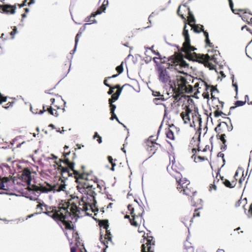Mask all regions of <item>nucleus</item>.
<instances>
[{"instance_id": "1", "label": "nucleus", "mask_w": 252, "mask_h": 252, "mask_svg": "<svg viewBox=\"0 0 252 252\" xmlns=\"http://www.w3.org/2000/svg\"><path fill=\"white\" fill-rule=\"evenodd\" d=\"M186 28L187 25L185 24L183 32V34L185 37V42L183 44L181 49L182 52L185 53L186 58L190 61L202 63L205 66L209 67L210 69L213 68L214 65L212 63L218 64L219 63V52L215 50L212 52L210 55L196 54L195 52L191 53V51H193L196 49L190 45L189 35L188 30H186Z\"/></svg>"}, {"instance_id": "2", "label": "nucleus", "mask_w": 252, "mask_h": 252, "mask_svg": "<svg viewBox=\"0 0 252 252\" xmlns=\"http://www.w3.org/2000/svg\"><path fill=\"white\" fill-rule=\"evenodd\" d=\"M40 208L41 211L56 221H61L66 229L74 230L71 221L65 220L72 214L68 211V205L65 203H60L57 206H48L44 204L39 203L37 208Z\"/></svg>"}, {"instance_id": "3", "label": "nucleus", "mask_w": 252, "mask_h": 252, "mask_svg": "<svg viewBox=\"0 0 252 252\" xmlns=\"http://www.w3.org/2000/svg\"><path fill=\"white\" fill-rule=\"evenodd\" d=\"M55 163L58 165L57 169L60 171L61 175L59 182L53 185L47 183L46 186L41 185L39 186H33V190H36L37 192L41 191L43 193H48L51 191L59 192L65 190L66 188L65 180L67 179V178L70 176L74 177V174L73 173V171L68 167V166H63L61 164L57 163V161H56Z\"/></svg>"}, {"instance_id": "4", "label": "nucleus", "mask_w": 252, "mask_h": 252, "mask_svg": "<svg viewBox=\"0 0 252 252\" xmlns=\"http://www.w3.org/2000/svg\"><path fill=\"white\" fill-rule=\"evenodd\" d=\"M191 80H193L190 76L185 75H177L175 79L171 84V87L173 88L175 95L173 96V102H178L180 99V95L184 94H191L193 92V87L190 84Z\"/></svg>"}, {"instance_id": "5", "label": "nucleus", "mask_w": 252, "mask_h": 252, "mask_svg": "<svg viewBox=\"0 0 252 252\" xmlns=\"http://www.w3.org/2000/svg\"><path fill=\"white\" fill-rule=\"evenodd\" d=\"M61 203H65L68 205V211L72 213L73 215H78L80 210L87 211L91 210L92 212H95L98 211V209L96 208L95 205L94 206L86 203L82 198L81 200L78 197L74 196L67 201H62Z\"/></svg>"}, {"instance_id": "6", "label": "nucleus", "mask_w": 252, "mask_h": 252, "mask_svg": "<svg viewBox=\"0 0 252 252\" xmlns=\"http://www.w3.org/2000/svg\"><path fill=\"white\" fill-rule=\"evenodd\" d=\"M74 178L77 183V189L81 192H84L85 189H94L93 185L90 183L88 177L90 173L86 170V167L81 165V168L77 171H74Z\"/></svg>"}, {"instance_id": "7", "label": "nucleus", "mask_w": 252, "mask_h": 252, "mask_svg": "<svg viewBox=\"0 0 252 252\" xmlns=\"http://www.w3.org/2000/svg\"><path fill=\"white\" fill-rule=\"evenodd\" d=\"M176 182L177 189L180 192H183L184 194L188 196L193 202L199 199L197 191L193 188V185L190 184L189 181L181 179Z\"/></svg>"}, {"instance_id": "8", "label": "nucleus", "mask_w": 252, "mask_h": 252, "mask_svg": "<svg viewBox=\"0 0 252 252\" xmlns=\"http://www.w3.org/2000/svg\"><path fill=\"white\" fill-rule=\"evenodd\" d=\"M3 185H4V190L9 192L10 194L14 193V192L26 194V189L25 186L21 184V183L18 181L15 177L9 176V177H3Z\"/></svg>"}, {"instance_id": "9", "label": "nucleus", "mask_w": 252, "mask_h": 252, "mask_svg": "<svg viewBox=\"0 0 252 252\" xmlns=\"http://www.w3.org/2000/svg\"><path fill=\"white\" fill-rule=\"evenodd\" d=\"M127 209L132 218L130 219L129 216L127 215L125 216V218L128 219L132 225L135 227L139 226L141 224L142 220L143 221H144L142 218V214L144 212L143 208L138 206V210L139 211L137 213H135L134 208L132 205L129 204L127 206Z\"/></svg>"}, {"instance_id": "10", "label": "nucleus", "mask_w": 252, "mask_h": 252, "mask_svg": "<svg viewBox=\"0 0 252 252\" xmlns=\"http://www.w3.org/2000/svg\"><path fill=\"white\" fill-rule=\"evenodd\" d=\"M17 179L21 183V184L25 186V188H27L25 194H27V192L28 191L30 192V194L33 193L34 192H36L37 193L41 192V191L37 192V191L32 189V187L37 186L36 185H32L30 186V182L32 180V176L31 171L29 168H24L22 171L21 178Z\"/></svg>"}, {"instance_id": "11", "label": "nucleus", "mask_w": 252, "mask_h": 252, "mask_svg": "<svg viewBox=\"0 0 252 252\" xmlns=\"http://www.w3.org/2000/svg\"><path fill=\"white\" fill-rule=\"evenodd\" d=\"M232 129V126H229L227 123L224 122H222L220 123L217 127L215 128V130L217 132V138L219 139H220L222 142V145L221 146V149L222 151H224L226 149V141L225 139V133L229 132Z\"/></svg>"}, {"instance_id": "12", "label": "nucleus", "mask_w": 252, "mask_h": 252, "mask_svg": "<svg viewBox=\"0 0 252 252\" xmlns=\"http://www.w3.org/2000/svg\"><path fill=\"white\" fill-rule=\"evenodd\" d=\"M172 158L173 159L170 158V163L167 166V169L170 175L175 177L177 181L181 179V172L183 171L184 168L179 161L175 160L173 156Z\"/></svg>"}, {"instance_id": "13", "label": "nucleus", "mask_w": 252, "mask_h": 252, "mask_svg": "<svg viewBox=\"0 0 252 252\" xmlns=\"http://www.w3.org/2000/svg\"><path fill=\"white\" fill-rule=\"evenodd\" d=\"M62 158L59 159L57 163L61 164L62 162L66 166H68V167L74 172V171H77L78 169H75V162L74 160L76 158V155L75 152L72 153L70 151L64 152Z\"/></svg>"}, {"instance_id": "14", "label": "nucleus", "mask_w": 252, "mask_h": 252, "mask_svg": "<svg viewBox=\"0 0 252 252\" xmlns=\"http://www.w3.org/2000/svg\"><path fill=\"white\" fill-rule=\"evenodd\" d=\"M149 234H151L150 232L143 235L144 239H146V242L142 245L141 252H154L155 242L153 241V237L149 236Z\"/></svg>"}, {"instance_id": "15", "label": "nucleus", "mask_w": 252, "mask_h": 252, "mask_svg": "<svg viewBox=\"0 0 252 252\" xmlns=\"http://www.w3.org/2000/svg\"><path fill=\"white\" fill-rule=\"evenodd\" d=\"M169 61L173 64L176 69H178V66L180 67H186L188 66L186 62L183 59V56L178 54H175L174 56H171L169 59Z\"/></svg>"}, {"instance_id": "16", "label": "nucleus", "mask_w": 252, "mask_h": 252, "mask_svg": "<svg viewBox=\"0 0 252 252\" xmlns=\"http://www.w3.org/2000/svg\"><path fill=\"white\" fill-rule=\"evenodd\" d=\"M212 102H213L214 104H215V106L213 107L215 109H216V110L214 113V116L217 118L221 116L222 115L225 116L226 115L221 111V110L223 107L224 102L220 101L218 98L214 97L212 94Z\"/></svg>"}, {"instance_id": "17", "label": "nucleus", "mask_w": 252, "mask_h": 252, "mask_svg": "<svg viewBox=\"0 0 252 252\" xmlns=\"http://www.w3.org/2000/svg\"><path fill=\"white\" fill-rule=\"evenodd\" d=\"M50 101L51 102V105L58 112H64L65 102L61 96H57L56 99L51 98Z\"/></svg>"}, {"instance_id": "18", "label": "nucleus", "mask_w": 252, "mask_h": 252, "mask_svg": "<svg viewBox=\"0 0 252 252\" xmlns=\"http://www.w3.org/2000/svg\"><path fill=\"white\" fill-rule=\"evenodd\" d=\"M158 77L160 82L166 84L170 81L169 73L166 68L160 67L158 70Z\"/></svg>"}, {"instance_id": "19", "label": "nucleus", "mask_w": 252, "mask_h": 252, "mask_svg": "<svg viewBox=\"0 0 252 252\" xmlns=\"http://www.w3.org/2000/svg\"><path fill=\"white\" fill-rule=\"evenodd\" d=\"M193 112V111L190 109L189 105H186L185 107L184 108V111L180 114L185 124H190V120L191 118L190 116L192 117Z\"/></svg>"}, {"instance_id": "20", "label": "nucleus", "mask_w": 252, "mask_h": 252, "mask_svg": "<svg viewBox=\"0 0 252 252\" xmlns=\"http://www.w3.org/2000/svg\"><path fill=\"white\" fill-rule=\"evenodd\" d=\"M16 4H0V12L6 14H14L15 13Z\"/></svg>"}, {"instance_id": "21", "label": "nucleus", "mask_w": 252, "mask_h": 252, "mask_svg": "<svg viewBox=\"0 0 252 252\" xmlns=\"http://www.w3.org/2000/svg\"><path fill=\"white\" fill-rule=\"evenodd\" d=\"M201 118L200 117V115L199 114L198 112L195 110L193 111V112L192 114V117L190 120V124H189L190 126L195 127L197 125L199 126V129H200V127L201 126Z\"/></svg>"}, {"instance_id": "22", "label": "nucleus", "mask_w": 252, "mask_h": 252, "mask_svg": "<svg viewBox=\"0 0 252 252\" xmlns=\"http://www.w3.org/2000/svg\"><path fill=\"white\" fill-rule=\"evenodd\" d=\"M192 153L193 155L191 156V158L193 159L195 162H199L208 160L207 158L200 153V152H198L196 148H192Z\"/></svg>"}, {"instance_id": "23", "label": "nucleus", "mask_w": 252, "mask_h": 252, "mask_svg": "<svg viewBox=\"0 0 252 252\" xmlns=\"http://www.w3.org/2000/svg\"><path fill=\"white\" fill-rule=\"evenodd\" d=\"M145 147L149 154H154L160 145L158 143H152V142L145 141Z\"/></svg>"}, {"instance_id": "24", "label": "nucleus", "mask_w": 252, "mask_h": 252, "mask_svg": "<svg viewBox=\"0 0 252 252\" xmlns=\"http://www.w3.org/2000/svg\"><path fill=\"white\" fill-rule=\"evenodd\" d=\"M238 11L243 12L241 15L243 21L248 22V24L252 22V13L250 11H247L246 9H239Z\"/></svg>"}, {"instance_id": "25", "label": "nucleus", "mask_w": 252, "mask_h": 252, "mask_svg": "<svg viewBox=\"0 0 252 252\" xmlns=\"http://www.w3.org/2000/svg\"><path fill=\"white\" fill-rule=\"evenodd\" d=\"M100 240L106 246V248H107L108 242H112V235L109 230H108V229L106 230V234L104 239L102 238V235L100 236Z\"/></svg>"}, {"instance_id": "26", "label": "nucleus", "mask_w": 252, "mask_h": 252, "mask_svg": "<svg viewBox=\"0 0 252 252\" xmlns=\"http://www.w3.org/2000/svg\"><path fill=\"white\" fill-rule=\"evenodd\" d=\"M183 7L186 9L188 11V24L190 26H192L193 24L195 22V19L193 15L191 13L190 10V8L188 6L187 4H184L183 5Z\"/></svg>"}, {"instance_id": "27", "label": "nucleus", "mask_w": 252, "mask_h": 252, "mask_svg": "<svg viewBox=\"0 0 252 252\" xmlns=\"http://www.w3.org/2000/svg\"><path fill=\"white\" fill-rule=\"evenodd\" d=\"M105 9V7L104 6V5H102L101 6H100L95 12V14H92L91 16L89 18V20L87 21V22H90V23L89 24L95 23L96 21L94 19V17L96 15L100 14Z\"/></svg>"}, {"instance_id": "28", "label": "nucleus", "mask_w": 252, "mask_h": 252, "mask_svg": "<svg viewBox=\"0 0 252 252\" xmlns=\"http://www.w3.org/2000/svg\"><path fill=\"white\" fill-rule=\"evenodd\" d=\"M199 142L200 135H199L197 138L193 137L190 142V144L193 146L192 148H196V150H197L198 152H200V148L199 147Z\"/></svg>"}, {"instance_id": "29", "label": "nucleus", "mask_w": 252, "mask_h": 252, "mask_svg": "<svg viewBox=\"0 0 252 252\" xmlns=\"http://www.w3.org/2000/svg\"><path fill=\"white\" fill-rule=\"evenodd\" d=\"M126 85V84L123 85L122 87L118 88V90H117L116 92L112 94L111 97L109 99L108 101L115 102L116 100H117L118 99V98L122 91V89H123V87H125Z\"/></svg>"}, {"instance_id": "30", "label": "nucleus", "mask_w": 252, "mask_h": 252, "mask_svg": "<svg viewBox=\"0 0 252 252\" xmlns=\"http://www.w3.org/2000/svg\"><path fill=\"white\" fill-rule=\"evenodd\" d=\"M45 112H48L50 115H52L55 117H58L59 115V112L55 108L53 107L52 105L51 106H45Z\"/></svg>"}, {"instance_id": "31", "label": "nucleus", "mask_w": 252, "mask_h": 252, "mask_svg": "<svg viewBox=\"0 0 252 252\" xmlns=\"http://www.w3.org/2000/svg\"><path fill=\"white\" fill-rule=\"evenodd\" d=\"M201 87H205L206 89H207L209 87L207 83L204 81L200 80L199 82L195 83L194 85V88L197 89V91L199 92V89L201 88Z\"/></svg>"}, {"instance_id": "32", "label": "nucleus", "mask_w": 252, "mask_h": 252, "mask_svg": "<svg viewBox=\"0 0 252 252\" xmlns=\"http://www.w3.org/2000/svg\"><path fill=\"white\" fill-rule=\"evenodd\" d=\"M223 185L227 188H233L236 185V180H233L230 182L227 179H225Z\"/></svg>"}, {"instance_id": "33", "label": "nucleus", "mask_w": 252, "mask_h": 252, "mask_svg": "<svg viewBox=\"0 0 252 252\" xmlns=\"http://www.w3.org/2000/svg\"><path fill=\"white\" fill-rule=\"evenodd\" d=\"M45 108H46V106L43 105L42 106V109L38 110V109L35 108V106H31V110L34 114H43L45 112Z\"/></svg>"}, {"instance_id": "34", "label": "nucleus", "mask_w": 252, "mask_h": 252, "mask_svg": "<svg viewBox=\"0 0 252 252\" xmlns=\"http://www.w3.org/2000/svg\"><path fill=\"white\" fill-rule=\"evenodd\" d=\"M191 28L193 29L195 32L199 33L203 31V26L202 25H195L193 24Z\"/></svg>"}, {"instance_id": "35", "label": "nucleus", "mask_w": 252, "mask_h": 252, "mask_svg": "<svg viewBox=\"0 0 252 252\" xmlns=\"http://www.w3.org/2000/svg\"><path fill=\"white\" fill-rule=\"evenodd\" d=\"M246 202H247L246 198H245L243 200L239 199L236 202V203L235 204V207H240L242 205L243 207L245 209V210H246V209L245 208V206L247 203Z\"/></svg>"}, {"instance_id": "36", "label": "nucleus", "mask_w": 252, "mask_h": 252, "mask_svg": "<svg viewBox=\"0 0 252 252\" xmlns=\"http://www.w3.org/2000/svg\"><path fill=\"white\" fill-rule=\"evenodd\" d=\"M99 225L107 230L109 227L108 221L107 220H103L99 221Z\"/></svg>"}, {"instance_id": "37", "label": "nucleus", "mask_w": 252, "mask_h": 252, "mask_svg": "<svg viewBox=\"0 0 252 252\" xmlns=\"http://www.w3.org/2000/svg\"><path fill=\"white\" fill-rule=\"evenodd\" d=\"M166 137L170 140L174 139V135L173 132L170 129L168 128L166 132Z\"/></svg>"}, {"instance_id": "38", "label": "nucleus", "mask_w": 252, "mask_h": 252, "mask_svg": "<svg viewBox=\"0 0 252 252\" xmlns=\"http://www.w3.org/2000/svg\"><path fill=\"white\" fill-rule=\"evenodd\" d=\"M246 100H245V101H240V100L236 101L234 103L235 106L231 107L230 109H234L236 107L243 106L246 103Z\"/></svg>"}, {"instance_id": "39", "label": "nucleus", "mask_w": 252, "mask_h": 252, "mask_svg": "<svg viewBox=\"0 0 252 252\" xmlns=\"http://www.w3.org/2000/svg\"><path fill=\"white\" fill-rule=\"evenodd\" d=\"M182 222L186 225H187L188 222H191L192 221V218H190L188 216H185L182 218Z\"/></svg>"}, {"instance_id": "40", "label": "nucleus", "mask_w": 252, "mask_h": 252, "mask_svg": "<svg viewBox=\"0 0 252 252\" xmlns=\"http://www.w3.org/2000/svg\"><path fill=\"white\" fill-rule=\"evenodd\" d=\"M70 66V63L69 62H67V63H65L63 66L62 69L64 70V73H67L69 71V68Z\"/></svg>"}, {"instance_id": "41", "label": "nucleus", "mask_w": 252, "mask_h": 252, "mask_svg": "<svg viewBox=\"0 0 252 252\" xmlns=\"http://www.w3.org/2000/svg\"><path fill=\"white\" fill-rule=\"evenodd\" d=\"M164 100V98L163 96H160V97H158V98H154L153 101L156 104H159L161 101Z\"/></svg>"}, {"instance_id": "42", "label": "nucleus", "mask_w": 252, "mask_h": 252, "mask_svg": "<svg viewBox=\"0 0 252 252\" xmlns=\"http://www.w3.org/2000/svg\"><path fill=\"white\" fill-rule=\"evenodd\" d=\"M158 136L151 135L148 138L147 140H146V141L152 142V143H157L156 141L158 139Z\"/></svg>"}, {"instance_id": "43", "label": "nucleus", "mask_w": 252, "mask_h": 252, "mask_svg": "<svg viewBox=\"0 0 252 252\" xmlns=\"http://www.w3.org/2000/svg\"><path fill=\"white\" fill-rule=\"evenodd\" d=\"M121 87L119 85H116L114 87H109L110 89L108 92V94H112L113 93H114V90L115 89H117L118 90V88H120Z\"/></svg>"}, {"instance_id": "44", "label": "nucleus", "mask_w": 252, "mask_h": 252, "mask_svg": "<svg viewBox=\"0 0 252 252\" xmlns=\"http://www.w3.org/2000/svg\"><path fill=\"white\" fill-rule=\"evenodd\" d=\"M117 76H118V74H115V75H112V76L105 78V79H104V82H103L105 86H106L107 87H110V85L107 83V79H110L112 78H115V77H117Z\"/></svg>"}, {"instance_id": "45", "label": "nucleus", "mask_w": 252, "mask_h": 252, "mask_svg": "<svg viewBox=\"0 0 252 252\" xmlns=\"http://www.w3.org/2000/svg\"><path fill=\"white\" fill-rule=\"evenodd\" d=\"M108 160L109 162L112 165V167H111V169L112 171H114V166L116 165V164L114 162H113V159L112 157L111 156H108Z\"/></svg>"}, {"instance_id": "46", "label": "nucleus", "mask_w": 252, "mask_h": 252, "mask_svg": "<svg viewBox=\"0 0 252 252\" xmlns=\"http://www.w3.org/2000/svg\"><path fill=\"white\" fill-rule=\"evenodd\" d=\"M116 70H117V72L118 73V75L123 72V63H121V65L117 66V67L116 68Z\"/></svg>"}, {"instance_id": "47", "label": "nucleus", "mask_w": 252, "mask_h": 252, "mask_svg": "<svg viewBox=\"0 0 252 252\" xmlns=\"http://www.w3.org/2000/svg\"><path fill=\"white\" fill-rule=\"evenodd\" d=\"M113 102H114V101H109L110 112H115L116 108V105L113 104Z\"/></svg>"}, {"instance_id": "48", "label": "nucleus", "mask_w": 252, "mask_h": 252, "mask_svg": "<svg viewBox=\"0 0 252 252\" xmlns=\"http://www.w3.org/2000/svg\"><path fill=\"white\" fill-rule=\"evenodd\" d=\"M217 186L216 185V180H214L213 184H211L209 187V191H212V190H217Z\"/></svg>"}, {"instance_id": "49", "label": "nucleus", "mask_w": 252, "mask_h": 252, "mask_svg": "<svg viewBox=\"0 0 252 252\" xmlns=\"http://www.w3.org/2000/svg\"><path fill=\"white\" fill-rule=\"evenodd\" d=\"M96 138H97V142H98V143H99V144H100V143H101L102 142V139H101V136H100L98 134L97 132H95L94 133V139H95Z\"/></svg>"}, {"instance_id": "50", "label": "nucleus", "mask_w": 252, "mask_h": 252, "mask_svg": "<svg viewBox=\"0 0 252 252\" xmlns=\"http://www.w3.org/2000/svg\"><path fill=\"white\" fill-rule=\"evenodd\" d=\"M181 6H180L178 9L177 13L183 19H184L185 20H186V19L185 17L184 16V14L182 13V12L181 11Z\"/></svg>"}, {"instance_id": "51", "label": "nucleus", "mask_w": 252, "mask_h": 252, "mask_svg": "<svg viewBox=\"0 0 252 252\" xmlns=\"http://www.w3.org/2000/svg\"><path fill=\"white\" fill-rule=\"evenodd\" d=\"M81 35H82V32H79L77 34V35H76L75 39V48L77 46V43H78V41H79V38L81 36Z\"/></svg>"}, {"instance_id": "52", "label": "nucleus", "mask_w": 252, "mask_h": 252, "mask_svg": "<svg viewBox=\"0 0 252 252\" xmlns=\"http://www.w3.org/2000/svg\"><path fill=\"white\" fill-rule=\"evenodd\" d=\"M111 117L110 118V119L111 120H113L114 119H116L119 123H120L119 121V119L116 114H115V112H110Z\"/></svg>"}, {"instance_id": "53", "label": "nucleus", "mask_w": 252, "mask_h": 252, "mask_svg": "<svg viewBox=\"0 0 252 252\" xmlns=\"http://www.w3.org/2000/svg\"><path fill=\"white\" fill-rule=\"evenodd\" d=\"M200 216V212H199V209H196L194 210V212L192 216V219L196 217H198Z\"/></svg>"}, {"instance_id": "54", "label": "nucleus", "mask_w": 252, "mask_h": 252, "mask_svg": "<svg viewBox=\"0 0 252 252\" xmlns=\"http://www.w3.org/2000/svg\"><path fill=\"white\" fill-rule=\"evenodd\" d=\"M7 100V97L3 96L0 93V104L2 102H6Z\"/></svg>"}, {"instance_id": "55", "label": "nucleus", "mask_w": 252, "mask_h": 252, "mask_svg": "<svg viewBox=\"0 0 252 252\" xmlns=\"http://www.w3.org/2000/svg\"><path fill=\"white\" fill-rule=\"evenodd\" d=\"M16 32H17V28L16 27H14V28H13L12 31L10 33V34L11 36L12 39L14 38V36L16 33Z\"/></svg>"}, {"instance_id": "56", "label": "nucleus", "mask_w": 252, "mask_h": 252, "mask_svg": "<svg viewBox=\"0 0 252 252\" xmlns=\"http://www.w3.org/2000/svg\"><path fill=\"white\" fill-rule=\"evenodd\" d=\"M183 252H194V249L192 247H189L188 249H185Z\"/></svg>"}, {"instance_id": "57", "label": "nucleus", "mask_w": 252, "mask_h": 252, "mask_svg": "<svg viewBox=\"0 0 252 252\" xmlns=\"http://www.w3.org/2000/svg\"><path fill=\"white\" fill-rule=\"evenodd\" d=\"M205 42L209 47H212L213 46V43L210 42L209 37L205 38Z\"/></svg>"}, {"instance_id": "58", "label": "nucleus", "mask_w": 252, "mask_h": 252, "mask_svg": "<svg viewBox=\"0 0 252 252\" xmlns=\"http://www.w3.org/2000/svg\"><path fill=\"white\" fill-rule=\"evenodd\" d=\"M4 187L3 177H0V189L4 190Z\"/></svg>"}, {"instance_id": "59", "label": "nucleus", "mask_w": 252, "mask_h": 252, "mask_svg": "<svg viewBox=\"0 0 252 252\" xmlns=\"http://www.w3.org/2000/svg\"><path fill=\"white\" fill-rule=\"evenodd\" d=\"M153 94L155 96L160 97V96H163V95H161L160 93L158 92H153Z\"/></svg>"}, {"instance_id": "60", "label": "nucleus", "mask_w": 252, "mask_h": 252, "mask_svg": "<svg viewBox=\"0 0 252 252\" xmlns=\"http://www.w3.org/2000/svg\"><path fill=\"white\" fill-rule=\"evenodd\" d=\"M153 52L157 55L158 57H155L154 58V60L156 62V59H160V55L158 52H156L155 51H154Z\"/></svg>"}, {"instance_id": "61", "label": "nucleus", "mask_w": 252, "mask_h": 252, "mask_svg": "<svg viewBox=\"0 0 252 252\" xmlns=\"http://www.w3.org/2000/svg\"><path fill=\"white\" fill-rule=\"evenodd\" d=\"M228 1H229V3L230 7L232 11L233 12H234V10L233 9V4L232 0H228Z\"/></svg>"}, {"instance_id": "62", "label": "nucleus", "mask_w": 252, "mask_h": 252, "mask_svg": "<svg viewBox=\"0 0 252 252\" xmlns=\"http://www.w3.org/2000/svg\"><path fill=\"white\" fill-rule=\"evenodd\" d=\"M27 0H24L23 1V2L22 4H18V5L19 7V8H21V7H23L24 6H25L26 5L25 3H26Z\"/></svg>"}, {"instance_id": "63", "label": "nucleus", "mask_w": 252, "mask_h": 252, "mask_svg": "<svg viewBox=\"0 0 252 252\" xmlns=\"http://www.w3.org/2000/svg\"><path fill=\"white\" fill-rule=\"evenodd\" d=\"M218 157L221 158L223 159V160L224 161V154L222 153H221V152L219 153V154H218Z\"/></svg>"}, {"instance_id": "64", "label": "nucleus", "mask_w": 252, "mask_h": 252, "mask_svg": "<svg viewBox=\"0 0 252 252\" xmlns=\"http://www.w3.org/2000/svg\"><path fill=\"white\" fill-rule=\"evenodd\" d=\"M249 213L251 214V215L252 216V203L250 206L249 209Z\"/></svg>"}]
</instances>
